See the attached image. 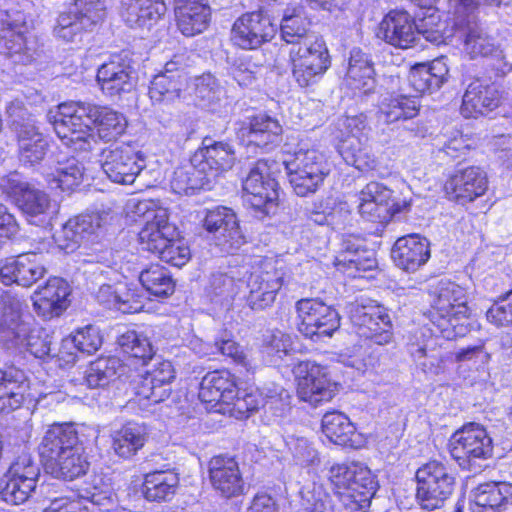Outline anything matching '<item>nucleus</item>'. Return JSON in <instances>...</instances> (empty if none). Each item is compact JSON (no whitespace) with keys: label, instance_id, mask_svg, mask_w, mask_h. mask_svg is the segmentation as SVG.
<instances>
[{"label":"nucleus","instance_id":"nucleus-56","mask_svg":"<svg viewBox=\"0 0 512 512\" xmlns=\"http://www.w3.org/2000/svg\"><path fill=\"white\" fill-rule=\"evenodd\" d=\"M118 344L124 353L135 358L150 359L155 352L149 338L135 330H129L120 335Z\"/></svg>","mask_w":512,"mask_h":512},{"label":"nucleus","instance_id":"nucleus-12","mask_svg":"<svg viewBox=\"0 0 512 512\" xmlns=\"http://www.w3.org/2000/svg\"><path fill=\"white\" fill-rule=\"evenodd\" d=\"M40 469L29 456H20L9 468L0 484V498L11 505L28 500L36 488Z\"/></svg>","mask_w":512,"mask_h":512},{"label":"nucleus","instance_id":"nucleus-43","mask_svg":"<svg viewBox=\"0 0 512 512\" xmlns=\"http://www.w3.org/2000/svg\"><path fill=\"white\" fill-rule=\"evenodd\" d=\"M322 431L333 443L340 446L356 447L355 427L343 413L327 412L322 418Z\"/></svg>","mask_w":512,"mask_h":512},{"label":"nucleus","instance_id":"nucleus-27","mask_svg":"<svg viewBox=\"0 0 512 512\" xmlns=\"http://www.w3.org/2000/svg\"><path fill=\"white\" fill-rule=\"evenodd\" d=\"M212 487L223 497L232 498L244 492V481L238 463L232 457L215 456L209 461Z\"/></svg>","mask_w":512,"mask_h":512},{"label":"nucleus","instance_id":"nucleus-40","mask_svg":"<svg viewBox=\"0 0 512 512\" xmlns=\"http://www.w3.org/2000/svg\"><path fill=\"white\" fill-rule=\"evenodd\" d=\"M90 122L94 125L97 137L104 142L116 140L127 128V120L122 113L93 103Z\"/></svg>","mask_w":512,"mask_h":512},{"label":"nucleus","instance_id":"nucleus-28","mask_svg":"<svg viewBox=\"0 0 512 512\" xmlns=\"http://www.w3.org/2000/svg\"><path fill=\"white\" fill-rule=\"evenodd\" d=\"M379 36L387 43L408 49L417 40L416 21L404 10H392L381 21Z\"/></svg>","mask_w":512,"mask_h":512},{"label":"nucleus","instance_id":"nucleus-10","mask_svg":"<svg viewBox=\"0 0 512 512\" xmlns=\"http://www.w3.org/2000/svg\"><path fill=\"white\" fill-rule=\"evenodd\" d=\"M293 372L297 394L302 401L318 406L335 396L337 384L331 380L327 367L307 360L298 363Z\"/></svg>","mask_w":512,"mask_h":512},{"label":"nucleus","instance_id":"nucleus-25","mask_svg":"<svg viewBox=\"0 0 512 512\" xmlns=\"http://www.w3.org/2000/svg\"><path fill=\"white\" fill-rule=\"evenodd\" d=\"M282 126L279 121L266 114H258L249 119L238 130V138L247 146H255L269 151L280 141Z\"/></svg>","mask_w":512,"mask_h":512},{"label":"nucleus","instance_id":"nucleus-13","mask_svg":"<svg viewBox=\"0 0 512 512\" xmlns=\"http://www.w3.org/2000/svg\"><path fill=\"white\" fill-rule=\"evenodd\" d=\"M451 456L461 467L476 459H487L492 454V440L479 424L469 423L452 434L449 439Z\"/></svg>","mask_w":512,"mask_h":512},{"label":"nucleus","instance_id":"nucleus-36","mask_svg":"<svg viewBox=\"0 0 512 512\" xmlns=\"http://www.w3.org/2000/svg\"><path fill=\"white\" fill-rule=\"evenodd\" d=\"M22 28L13 23L8 15L0 19V53L14 63L26 65L34 59V51L26 46Z\"/></svg>","mask_w":512,"mask_h":512},{"label":"nucleus","instance_id":"nucleus-39","mask_svg":"<svg viewBox=\"0 0 512 512\" xmlns=\"http://www.w3.org/2000/svg\"><path fill=\"white\" fill-rule=\"evenodd\" d=\"M176 236L177 229L169 222L168 210H159L154 220L145 223L140 230L139 241L143 249L158 254L161 248Z\"/></svg>","mask_w":512,"mask_h":512},{"label":"nucleus","instance_id":"nucleus-4","mask_svg":"<svg viewBox=\"0 0 512 512\" xmlns=\"http://www.w3.org/2000/svg\"><path fill=\"white\" fill-rule=\"evenodd\" d=\"M431 321L441 336L452 340L466 333L463 321L468 318L467 296L458 284L440 280L435 287Z\"/></svg>","mask_w":512,"mask_h":512},{"label":"nucleus","instance_id":"nucleus-64","mask_svg":"<svg viewBox=\"0 0 512 512\" xmlns=\"http://www.w3.org/2000/svg\"><path fill=\"white\" fill-rule=\"evenodd\" d=\"M486 317L498 327L512 325V290L489 308Z\"/></svg>","mask_w":512,"mask_h":512},{"label":"nucleus","instance_id":"nucleus-55","mask_svg":"<svg viewBox=\"0 0 512 512\" xmlns=\"http://www.w3.org/2000/svg\"><path fill=\"white\" fill-rule=\"evenodd\" d=\"M90 28L83 23L74 11L61 13L57 18L54 27V35L56 38L64 42L76 43L82 41L83 35Z\"/></svg>","mask_w":512,"mask_h":512},{"label":"nucleus","instance_id":"nucleus-53","mask_svg":"<svg viewBox=\"0 0 512 512\" xmlns=\"http://www.w3.org/2000/svg\"><path fill=\"white\" fill-rule=\"evenodd\" d=\"M52 177L62 191H73L84 179V166L76 158H68L58 163Z\"/></svg>","mask_w":512,"mask_h":512},{"label":"nucleus","instance_id":"nucleus-51","mask_svg":"<svg viewBox=\"0 0 512 512\" xmlns=\"http://www.w3.org/2000/svg\"><path fill=\"white\" fill-rule=\"evenodd\" d=\"M338 150L343 160L359 171L366 172L376 167V160L364 147L363 141L357 139L343 141L342 144H339Z\"/></svg>","mask_w":512,"mask_h":512},{"label":"nucleus","instance_id":"nucleus-16","mask_svg":"<svg viewBox=\"0 0 512 512\" xmlns=\"http://www.w3.org/2000/svg\"><path fill=\"white\" fill-rule=\"evenodd\" d=\"M276 31L277 26L263 12L245 13L234 22L231 41L242 49H256L269 42Z\"/></svg>","mask_w":512,"mask_h":512},{"label":"nucleus","instance_id":"nucleus-7","mask_svg":"<svg viewBox=\"0 0 512 512\" xmlns=\"http://www.w3.org/2000/svg\"><path fill=\"white\" fill-rule=\"evenodd\" d=\"M0 187L33 224H50L58 212L57 203L45 191L22 181L16 173L3 178Z\"/></svg>","mask_w":512,"mask_h":512},{"label":"nucleus","instance_id":"nucleus-38","mask_svg":"<svg viewBox=\"0 0 512 512\" xmlns=\"http://www.w3.org/2000/svg\"><path fill=\"white\" fill-rule=\"evenodd\" d=\"M176 61L168 62L165 71L156 75L149 87V97L154 104L169 105L180 99L185 84V77L174 74Z\"/></svg>","mask_w":512,"mask_h":512},{"label":"nucleus","instance_id":"nucleus-52","mask_svg":"<svg viewBox=\"0 0 512 512\" xmlns=\"http://www.w3.org/2000/svg\"><path fill=\"white\" fill-rule=\"evenodd\" d=\"M301 501L298 512H336L331 496L322 485L311 484L300 492Z\"/></svg>","mask_w":512,"mask_h":512},{"label":"nucleus","instance_id":"nucleus-47","mask_svg":"<svg viewBox=\"0 0 512 512\" xmlns=\"http://www.w3.org/2000/svg\"><path fill=\"white\" fill-rule=\"evenodd\" d=\"M175 18L178 30L187 37L204 32L211 20L210 6H195L194 8H175Z\"/></svg>","mask_w":512,"mask_h":512},{"label":"nucleus","instance_id":"nucleus-63","mask_svg":"<svg viewBox=\"0 0 512 512\" xmlns=\"http://www.w3.org/2000/svg\"><path fill=\"white\" fill-rule=\"evenodd\" d=\"M366 126V117L363 114L341 118L338 122L340 144L353 139L363 141Z\"/></svg>","mask_w":512,"mask_h":512},{"label":"nucleus","instance_id":"nucleus-1","mask_svg":"<svg viewBox=\"0 0 512 512\" xmlns=\"http://www.w3.org/2000/svg\"><path fill=\"white\" fill-rule=\"evenodd\" d=\"M39 454L45 471L57 479L73 480L89 469L84 448L70 425H52L42 438Z\"/></svg>","mask_w":512,"mask_h":512},{"label":"nucleus","instance_id":"nucleus-50","mask_svg":"<svg viewBox=\"0 0 512 512\" xmlns=\"http://www.w3.org/2000/svg\"><path fill=\"white\" fill-rule=\"evenodd\" d=\"M419 111L416 97L395 96L385 98L380 106V112L387 123L414 118Z\"/></svg>","mask_w":512,"mask_h":512},{"label":"nucleus","instance_id":"nucleus-48","mask_svg":"<svg viewBox=\"0 0 512 512\" xmlns=\"http://www.w3.org/2000/svg\"><path fill=\"white\" fill-rule=\"evenodd\" d=\"M142 286L157 297H167L175 290V282L170 272L159 264H152L140 273Z\"/></svg>","mask_w":512,"mask_h":512},{"label":"nucleus","instance_id":"nucleus-17","mask_svg":"<svg viewBox=\"0 0 512 512\" xmlns=\"http://www.w3.org/2000/svg\"><path fill=\"white\" fill-rule=\"evenodd\" d=\"M203 228L211 235L216 245L226 252L238 249L244 243V236L235 212L225 206L207 210Z\"/></svg>","mask_w":512,"mask_h":512},{"label":"nucleus","instance_id":"nucleus-44","mask_svg":"<svg viewBox=\"0 0 512 512\" xmlns=\"http://www.w3.org/2000/svg\"><path fill=\"white\" fill-rule=\"evenodd\" d=\"M112 438L115 453L122 458H130L144 446L147 432L143 425L129 422L115 431Z\"/></svg>","mask_w":512,"mask_h":512},{"label":"nucleus","instance_id":"nucleus-14","mask_svg":"<svg viewBox=\"0 0 512 512\" xmlns=\"http://www.w3.org/2000/svg\"><path fill=\"white\" fill-rule=\"evenodd\" d=\"M349 314L360 337L370 339L378 345L391 341V319L383 306L373 302L356 303L351 305Z\"/></svg>","mask_w":512,"mask_h":512},{"label":"nucleus","instance_id":"nucleus-19","mask_svg":"<svg viewBox=\"0 0 512 512\" xmlns=\"http://www.w3.org/2000/svg\"><path fill=\"white\" fill-rule=\"evenodd\" d=\"M450 14L453 27L462 41L463 52L471 59L487 57L498 51L494 39L479 25L476 14Z\"/></svg>","mask_w":512,"mask_h":512},{"label":"nucleus","instance_id":"nucleus-57","mask_svg":"<svg viewBox=\"0 0 512 512\" xmlns=\"http://www.w3.org/2000/svg\"><path fill=\"white\" fill-rule=\"evenodd\" d=\"M101 344L102 338L99 330L92 325L77 330L73 336L62 342L63 348L74 347L78 351L87 354L96 352L101 347Z\"/></svg>","mask_w":512,"mask_h":512},{"label":"nucleus","instance_id":"nucleus-58","mask_svg":"<svg viewBox=\"0 0 512 512\" xmlns=\"http://www.w3.org/2000/svg\"><path fill=\"white\" fill-rule=\"evenodd\" d=\"M288 446L297 465L310 468L320 465V454L314 444L308 439L303 437L292 438Z\"/></svg>","mask_w":512,"mask_h":512},{"label":"nucleus","instance_id":"nucleus-62","mask_svg":"<svg viewBox=\"0 0 512 512\" xmlns=\"http://www.w3.org/2000/svg\"><path fill=\"white\" fill-rule=\"evenodd\" d=\"M73 11L91 29L104 18V2L103 0H75Z\"/></svg>","mask_w":512,"mask_h":512},{"label":"nucleus","instance_id":"nucleus-37","mask_svg":"<svg viewBox=\"0 0 512 512\" xmlns=\"http://www.w3.org/2000/svg\"><path fill=\"white\" fill-rule=\"evenodd\" d=\"M82 505L89 503L100 511L109 510L116 501L112 479L102 473L91 475L77 489V499Z\"/></svg>","mask_w":512,"mask_h":512},{"label":"nucleus","instance_id":"nucleus-15","mask_svg":"<svg viewBox=\"0 0 512 512\" xmlns=\"http://www.w3.org/2000/svg\"><path fill=\"white\" fill-rule=\"evenodd\" d=\"M277 186L267 162L259 160L243 182L244 200L252 208L269 213L278 199Z\"/></svg>","mask_w":512,"mask_h":512},{"label":"nucleus","instance_id":"nucleus-11","mask_svg":"<svg viewBox=\"0 0 512 512\" xmlns=\"http://www.w3.org/2000/svg\"><path fill=\"white\" fill-rule=\"evenodd\" d=\"M296 311L298 329L307 338L331 337L340 326L338 312L318 299L299 300Z\"/></svg>","mask_w":512,"mask_h":512},{"label":"nucleus","instance_id":"nucleus-42","mask_svg":"<svg viewBox=\"0 0 512 512\" xmlns=\"http://www.w3.org/2000/svg\"><path fill=\"white\" fill-rule=\"evenodd\" d=\"M309 26L310 21L304 7L300 4H290L284 10L280 25L282 39L294 46L305 39L318 38L308 33Z\"/></svg>","mask_w":512,"mask_h":512},{"label":"nucleus","instance_id":"nucleus-46","mask_svg":"<svg viewBox=\"0 0 512 512\" xmlns=\"http://www.w3.org/2000/svg\"><path fill=\"white\" fill-rule=\"evenodd\" d=\"M125 372V366L116 357L98 359L90 364L85 373V381L90 388H100L109 385L120 378Z\"/></svg>","mask_w":512,"mask_h":512},{"label":"nucleus","instance_id":"nucleus-8","mask_svg":"<svg viewBox=\"0 0 512 512\" xmlns=\"http://www.w3.org/2000/svg\"><path fill=\"white\" fill-rule=\"evenodd\" d=\"M292 75L301 87L315 84L330 66V57L322 38L305 39L291 47Z\"/></svg>","mask_w":512,"mask_h":512},{"label":"nucleus","instance_id":"nucleus-34","mask_svg":"<svg viewBox=\"0 0 512 512\" xmlns=\"http://www.w3.org/2000/svg\"><path fill=\"white\" fill-rule=\"evenodd\" d=\"M237 394L235 376L227 370L208 372L201 380L199 399L204 403L230 404Z\"/></svg>","mask_w":512,"mask_h":512},{"label":"nucleus","instance_id":"nucleus-18","mask_svg":"<svg viewBox=\"0 0 512 512\" xmlns=\"http://www.w3.org/2000/svg\"><path fill=\"white\" fill-rule=\"evenodd\" d=\"M101 166L112 182L128 185L141 176L144 160L131 146L121 145L103 151Z\"/></svg>","mask_w":512,"mask_h":512},{"label":"nucleus","instance_id":"nucleus-2","mask_svg":"<svg viewBox=\"0 0 512 512\" xmlns=\"http://www.w3.org/2000/svg\"><path fill=\"white\" fill-rule=\"evenodd\" d=\"M23 302L15 295H0V343L8 350L28 351L36 358L51 355L48 335L41 336L22 317Z\"/></svg>","mask_w":512,"mask_h":512},{"label":"nucleus","instance_id":"nucleus-6","mask_svg":"<svg viewBox=\"0 0 512 512\" xmlns=\"http://www.w3.org/2000/svg\"><path fill=\"white\" fill-rule=\"evenodd\" d=\"M92 103L69 101L58 105L54 129L62 143L74 151L91 150L96 143L89 125Z\"/></svg>","mask_w":512,"mask_h":512},{"label":"nucleus","instance_id":"nucleus-33","mask_svg":"<svg viewBox=\"0 0 512 512\" xmlns=\"http://www.w3.org/2000/svg\"><path fill=\"white\" fill-rule=\"evenodd\" d=\"M97 82L103 93L110 96L129 92L134 87L133 69L125 61L115 57L99 67Z\"/></svg>","mask_w":512,"mask_h":512},{"label":"nucleus","instance_id":"nucleus-54","mask_svg":"<svg viewBox=\"0 0 512 512\" xmlns=\"http://www.w3.org/2000/svg\"><path fill=\"white\" fill-rule=\"evenodd\" d=\"M423 16L416 21L417 37L422 35L427 41L433 44H441L450 35H446L445 23L441 21L437 10L426 8Z\"/></svg>","mask_w":512,"mask_h":512},{"label":"nucleus","instance_id":"nucleus-3","mask_svg":"<svg viewBox=\"0 0 512 512\" xmlns=\"http://www.w3.org/2000/svg\"><path fill=\"white\" fill-rule=\"evenodd\" d=\"M327 480L334 494L351 510L368 508L377 491L374 475L361 462L333 463L327 470Z\"/></svg>","mask_w":512,"mask_h":512},{"label":"nucleus","instance_id":"nucleus-30","mask_svg":"<svg viewBox=\"0 0 512 512\" xmlns=\"http://www.w3.org/2000/svg\"><path fill=\"white\" fill-rule=\"evenodd\" d=\"M69 294V285L65 280L58 277L50 278L44 286L34 292V309L44 318L58 316L67 308Z\"/></svg>","mask_w":512,"mask_h":512},{"label":"nucleus","instance_id":"nucleus-23","mask_svg":"<svg viewBox=\"0 0 512 512\" xmlns=\"http://www.w3.org/2000/svg\"><path fill=\"white\" fill-rule=\"evenodd\" d=\"M444 189L451 200L461 204L472 202L487 190V177L479 167L459 169L449 177Z\"/></svg>","mask_w":512,"mask_h":512},{"label":"nucleus","instance_id":"nucleus-41","mask_svg":"<svg viewBox=\"0 0 512 512\" xmlns=\"http://www.w3.org/2000/svg\"><path fill=\"white\" fill-rule=\"evenodd\" d=\"M15 136L18 144L19 160L24 165L34 166L44 159L49 144L36 124L27 127L25 130L19 129Z\"/></svg>","mask_w":512,"mask_h":512},{"label":"nucleus","instance_id":"nucleus-29","mask_svg":"<svg viewBox=\"0 0 512 512\" xmlns=\"http://www.w3.org/2000/svg\"><path fill=\"white\" fill-rule=\"evenodd\" d=\"M395 264L408 272H414L430 258V243L418 234H410L396 240L391 251Z\"/></svg>","mask_w":512,"mask_h":512},{"label":"nucleus","instance_id":"nucleus-61","mask_svg":"<svg viewBox=\"0 0 512 512\" xmlns=\"http://www.w3.org/2000/svg\"><path fill=\"white\" fill-rule=\"evenodd\" d=\"M162 261H165L173 266L182 267L185 265L190 257V248L184 241L178 237H172L157 254Z\"/></svg>","mask_w":512,"mask_h":512},{"label":"nucleus","instance_id":"nucleus-45","mask_svg":"<svg viewBox=\"0 0 512 512\" xmlns=\"http://www.w3.org/2000/svg\"><path fill=\"white\" fill-rule=\"evenodd\" d=\"M178 475L172 471H155L145 476L143 493L148 501H168L178 487Z\"/></svg>","mask_w":512,"mask_h":512},{"label":"nucleus","instance_id":"nucleus-20","mask_svg":"<svg viewBox=\"0 0 512 512\" xmlns=\"http://www.w3.org/2000/svg\"><path fill=\"white\" fill-rule=\"evenodd\" d=\"M392 191L378 182H370L354 195V204L360 216L370 222H388L400 212L399 205H391Z\"/></svg>","mask_w":512,"mask_h":512},{"label":"nucleus","instance_id":"nucleus-24","mask_svg":"<svg viewBox=\"0 0 512 512\" xmlns=\"http://www.w3.org/2000/svg\"><path fill=\"white\" fill-rule=\"evenodd\" d=\"M283 279L284 272L282 269L274 267L253 272L247 281L249 306L254 310L270 306L283 285Z\"/></svg>","mask_w":512,"mask_h":512},{"label":"nucleus","instance_id":"nucleus-26","mask_svg":"<svg viewBox=\"0 0 512 512\" xmlns=\"http://www.w3.org/2000/svg\"><path fill=\"white\" fill-rule=\"evenodd\" d=\"M500 100L501 94L495 84L474 79L463 95L461 113L466 118H477L497 108Z\"/></svg>","mask_w":512,"mask_h":512},{"label":"nucleus","instance_id":"nucleus-22","mask_svg":"<svg viewBox=\"0 0 512 512\" xmlns=\"http://www.w3.org/2000/svg\"><path fill=\"white\" fill-rule=\"evenodd\" d=\"M46 273V261L42 253H23L0 264V279L5 285L16 283L23 287H31Z\"/></svg>","mask_w":512,"mask_h":512},{"label":"nucleus","instance_id":"nucleus-31","mask_svg":"<svg viewBox=\"0 0 512 512\" xmlns=\"http://www.w3.org/2000/svg\"><path fill=\"white\" fill-rule=\"evenodd\" d=\"M375 71L369 57L360 49L350 53L344 86L353 96L368 95L376 86Z\"/></svg>","mask_w":512,"mask_h":512},{"label":"nucleus","instance_id":"nucleus-59","mask_svg":"<svg viewBox=\"0 0 512 512\" xmlns=\"http://www.w3.org/2000/svg\"><path fill=\"white\" fill-rule=\"evenodd\" d=\"M411 355L416 365L429 375H438L443 372V359L441 352L436 348L425 346L412 347Z\"/></svg>","mask_w":512,"mask_h":512},{"label":"nucleus","instance_id":"nucleus-21","mask_svg":"<svg viewBox=\"0 0 512 512\" xmlns=\"http://www.w3.org/2000/svg\"><path fill=\"white\" fill-rule=\"evenodd\" d=\"M111 216L106 212L82 214L69 219L54 235L57 246L66 253L75 251L91 235L105 227Z\"/></svg>","mask_w":512,"mask_h":512},{"label":"nucleus","instance_id":"nucleus-32","mask_svg":"<svg viewBox=\"0 0 512 512\" xmlns=\"http://www.w3.org/2000/svg\"><path fill=\"white\" fill-rule=\"evenodd\" d=\"M472 512H503L512 504V484L486 482L472 491Z\"/></svg>","mask_w":512,"mask_h":512},{"label":"nucleus","instance_id":"nucleus-5","mask_svg":"<svg viewBox=\"0 0 512 512\" xmlns=\"http://www.w3.org/2000/svg\"><path fill=\"white\" fill-rule=\"evenodd\" d=\"M290 184L300 197L316 193L331 171L328 152L316 146L301 144L291 161L286 163Z\"/></svg>","mask_w":512,"mask_h":512},{"label":"nucleus","instance_id":"nucleus-60","mask_svg":"<svg viewBox=\"0 0 512 512\" xmlns=\"http://www.w3.org/2000/svg\"><path fill=\"white\" fill-rule=\"evenodd\" d=\"M159 210H167L160 201L153 199L131 198L126 202L125 212L127 217L133 221L142 219L145 223L154 220V216Z\"/></svg>","mask_w":512,"mask_h":512},{"label":"nucleus","instance_id":"nucleus-49","mask_svg":"<svg viewBox=\"0 0 512 512\" xmlns=\"http://www.w3.org/2000/svg\"><path fill=\"white\" fill-rule=\"evenodd\" d=\"M200 155L204 163L216 172L226 171L232 168L235 161V152L231 145L224 142H213L211 139L203 141Z\"/></svg>","mask_w":512,"mask_h":512},{"label":"nucleus","instance_id":"nucleus-35","mask_svg":"<svg viewBox=\"0 0 512 512\" xmlns=\"http://www.w3.org/2000/svg\"><path fill=\"white\" fill-rule=\"evenodd\" d=\"M121 16L132 28L150 29L165 14L163 0H122Z\"/></svg>","mask_w":512,"mask_h":512},{"label":"nucleus","instance_id":"nucleus-9","mask_svg":"<svg viewBox=\"0 0 512 512\" xmlns=\"http://www.w3.org/2000/svg\"><path fill=\"white\" fill-rule=\"evenodd\" d=\"M416 497L423 509L434 510L443 505L454 490L455 477L442 462L433 460L416 471Z\"/></svg>","mask_w":512,"mask_h":512}]
</instances>
